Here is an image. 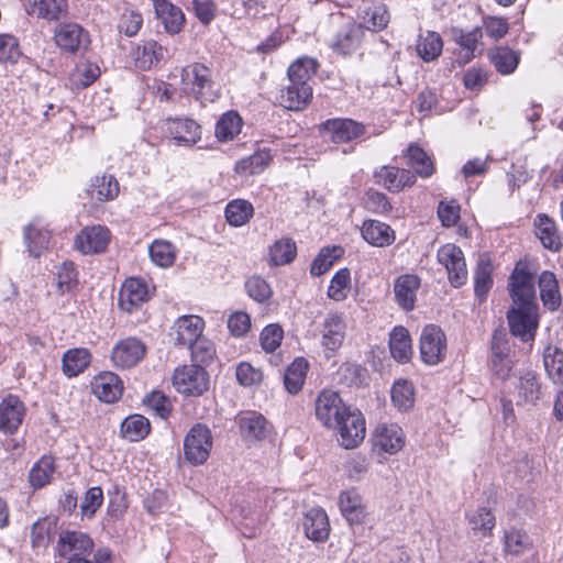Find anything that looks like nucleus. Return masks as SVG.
I'll return each instance as SVG.
<instances>
[{
  "label": "nucleus",
  "mask_w": 563,
  "mask_h": 563,
  "mask_svg": "<svg viewBox=\"0 0 563 563\" xmlns=\"http://www.w3.org/2000/svg\"><path fill=\"white\" fill-rule=\"evenodd\" d=\"M507 319L512 335L520 338L523 342L534 340L539 325L537 303H512Z\"/></svg>",
  "instance_id": "nucleus-1"
},
{
  "label": "nucleus",
  "mask_w": 563,
  "mask_h": 563,
  "mask_svg": "<svg viewBox=\"0 0 563 563\" xmlns=\"http://www.w3.org/2000/svg\"><path fill=\"white\" fill-rule=\"evenodd\" d=\"M95 543L92 539L82 531H63L55 545V555L59 559L57 563L73 562L79 558L91 556Z\"/></svg>",
  "instance_id": "nucleus-2"
},
{
  "label": "nucleus",
  "mask_w": 563,
  "mask_h": 563,
  "mask_svg": "<svg viewBox=\"0 0 563 563\" xmlns=\"http://www.w3.org/2000/svg\"><path fill=\"white\" fill-rule=\"evenodd\" d=\"M213 444L211 431L208 427L195 424L184 439L185 460L192 465H202L207 462Z\"/></svg>",
  "instance_id": "nucleus-3"
},
{
  "label": "nucleus",
  "mask_w": 563,
  "mask_h": 563,
  "mask_svg": "<svg viewBox=\"0 0 563 563\" xmlns=\"http://www.w3.org/2000/svg\"><path fill=\"white\" fill-rule=\"evenodd\" d=\"M349 407L338 391L324 389L314 400L316 418L323 427L333 429L340 426L342 416Z\"/></svg>",
  "instance_id": "nucleus-4"
},
{
  "label": "nucleus",
  "mask_w": 563,
  "mask_h": 563,
  "mask_svg": "<svg viewBox=\"0 0 563 563\" xmlns=\"http://www.w3.org/2000/svg\"><path fill=\"white\" fill-rule=\"evenodd\" d=\"M515 397L517 406H537L545 390L540 375L533 369H520L515 374Z\"/></svg>",
  "instance_id": "nucleus-5"
},
{
  "label": "nucleus",
  "mask_w": 563,
  "mask_h": 563,
  "mask_svg": "<svg viewBox=\"0 0 563 563\" xmlns=\"http://www.w3.org/2000/svg\"><path fill=\"white\" fill-rule=\"evenodd\" d=\"M173 385L180 394L200 396L209 387V376L201 365H184L175 369Z\"/></svg>",
  "instance_id": "nucleus-6"
},
{
  "label": "nucleus",
  "mask_w": 563,
  "mask_h": 563,
  "mask_svg": "<svg viewBox=\"0 0 563 563\" xmlns=\"http://www.w3.org/2000/svg\"><path fill=\"white\" fill-rule=\"evenodd\" d=\"M420 356L423 363L437 365L441 363L448 351L446 336L435 324L426 325L420 334Z\"/></svg>",
  "instance_id": "nucleus-7"
},
{
  "label": "nucleus",
  "mask_w": 563,
  "mask_h": 563,
  "mask_svg": "<svg viewBox=\"0 0 563 563\" xmlns=\"http://www.w3.org/2000/svg\"><path fill=\"white\" fill-rule=\"evenodd\" d=\"M512 303H536L534 273L526 262H518L509 278Z\"/></svg>",
  "instance_id": "nucleus-8"
},
{
  "label": "nucleus",
  "mask_w": 563,
  "mask_h": 563,
  "mask_svg": "<svg viewBox=\"0 0 563 563\" xmlns=\"http://www.w3.org/2000/svg\"><path fill=\"white\" fill-rule=\"evenodd\" d=\"M438 262L445 267L453 287H460L467 280V268L463 251L455 244L442 245L437 253Z\"/></svg>",
  "instance_id": "nucleus-9"
},
{
  "label": "nucleus",
  "mask_w": 563,
  "mask_h": 563,
  "mask_svg": "<svg viewBox=\"0 0 563 563\" xmlns=\"http://www.w3.org/2000/svg\"><path fill=\"white\" fill-rule=\"evenodd\" d=\"M332 430L338 431L340 443L345 449L356 448L365 438V419L360 410L349 407L342 416L340 426Z\"/></svg>",
  "instance_id": "nucleus-10"
},
{
  "label": "nucleus",
  "mask_w": 563,
  "mask_h": 563,
  "mask_svg": "<svg viewBox=\"0 0 563 563\" xmlns=\"http://www.w3.org/2000/svg\"><path fill=\"white\" fill-rule=\"evenodd\" d=\"M509 353L510 347L506 334L495 331L492 338L490 368L498 379L506 380L511 375L516 363Z\"/></svg>",
  "instance_id": "nucleus-11"
},
{
  "label": "nucleus",
  "mask_w": 563,
  "mask_h": 563,
  "mask_svg": "<svg viewBox=\"0 0 563 563\" xmlns=\"http://www.w3.org/2000/svg\"><path fill=\"white\" fill-rule=\"evenodd\" d=\"M152 296L148 284L137 277L128 278L119 294V306L125 312H133L145 303Z\"/></svg>",
  "instance_id": "nucleus-12"
},
{
  "label": "nucleus",
  "mask_w": 563,
  "mask_h": 563,
  "mask_svg": "<svg viewBox=\"0 0 563 563\" xmlns=\"http://www.w3.org/2000/svg\"><path fill=\"white\" fill-rule=\"evenodd\" d=\"M111 239V233L103 225L86 227L75 238V249L81 254H98L106 251Z\"/></svg>",
  "instance_id": "nucleus-13"
},
{
  "label": "nucleus",
  "mask_w": 563,
  "mask_h": 563,
  "mask_svg": "<svg viewBox=\"0 0 563 563\" xmlns=\"http://www.w3.org/2000/svg\"><path fill=\"white\" fill-rule=\"evenodd\" d=\"M181 84L187 95L200 99L211 88V70L200 63L187 65L181 71Z\"/></svg>",
  "instance_id": "nucleus-14"
},
{
  "label": "nucleus",
  "mask_w": 563,
  "mask_h": 563,
  "mask_svg": "<svg viewBox=\"0 0 563 563\" xmlns=\"http://www.w3.org/2000/svg\"><path fill=\"white\" fill-rule=\"evenodd\" d=\"M242 439L250 443H257L265 440L271 433V424L266 418L256 411L242 412L236 417Z\"/></svg>",
  "instance_id": "nucleus-15"
},
{
  "label": "nucleus",
  "mask_w": 563,
  "mask_h": 563,
  "mask_svg": "<svg viewBox=\"0 0 563 563\" xmlns=\"http://www.w3.org/2000/svg\"><path fill=\"white\" fill-rule=\"evenodd\" d=\"M54 40L56 45L67 53L85 49L90 42L88 32L73 22L58 24L54 32Z\"/></svg>",
  "instance_id": "nucleus-16"
},
{
  "label": "nucleus",
  "mask_w": 563,
  "mask_h": 563,
  "mask_svg": "<svg viewBox=\"0 0 563 563\" xmlns=\"http://www.w3.org/2000/svg\"><path fill=\"white\" fill-rule=\"evenodd\" d=\"M146 353L145 344L137 338L129 336L112 349L111 360L117 367L130 368L135 366Z\"/></svg>",
  "instance_id": "nucleus-17"
},
{
  "label": "nucleus",
  "mask_w": 563,
  "mask_h": 563,
  "mask_svg": "<svg viewBox=\"0 0 563 563\" xmlns=\"http://www.w3.org/2000/svg\"><path fill=\"white\" fill-rule=\"evenodd\" d=\"M323 131L333 143L341 144L360 139L366 132L363 123L352 119H330L323 124Z\"/></svg>",
  "instance_id": "nucleus-18"
},
{
  "label": "nucleus",
  "mask_w": 563,
  "mask_h": 563,
  "mask_svg": "<svg viewBox=\"0 0 563 563\" xmlns=\"http://www.w3.org/2000/svg\"><path fill=\"white\" fill-rule=\"evenodd\" d=\"M451 34L452 40L459 46L456 60L460 65L470 63L475 57L476 52H482L479 48L483 37L481 27L476 26L470 31L453 27Z\"/></svg>",
  "instance_id": "nucleus-19"
},
{
  "label": "nucleus",
  "mask_w": 563,
  "mask_h": 563,
  "mask_svg": "<svg viewBox=\"0 0 563 563\" xmlns=\"http://www.w3.org/2000/svg\"><path fill=\"white\" fill-rule=\"evenodd\" d=\"M373 441L375 448L395 454L404 448L406 435L397 423H380L373 434Z\"/></svg>",
  "instance_id": "nucleus-20"
},
{
  "label": "nucleus",
  "mask_w": 563,
  "mask_h": 563,
  "mask_svg": "<svg viewBox=\"0 0 563 563\" xmlns=\"http://www.w3.org/2000/svg\"><path fill=\"white\" fill-rule=\"evenodd\" d=\"M25 406L18 396L8 395L0 402V430L12 434L25 417Z\"/></svg>",
  "instance_id": "nucleus-21"
},
{
  "label": "nucleus",
  "mask_w": 563,
  "mask_h": 563,
  "mask_svg": "<svg viewBox=\"0 0 563 563\" xmlns=\"http://www.w3.org/2000/svg\"><path fill=\"white\" fill-rule=\"evenodd\" d=\"M23 236L30 255L40 257L49 246L51 230L41 218H35L24 228Z\"/></svg>",
  "instance_id": "nucleus-22"
},
{
  "label": "nucleus",
  "mask_w": 563,
  "mask_h": 563,
  "mask_svg": "<svg viewBox=\"0 0 563 563\" xmlns=\"http://www.w3.org/2000/svg\"><path fill=\"white\" fill-rule=\"evenodd\" d=\"M420 285L421 279L415 274H404L395 279V301L402 310H413L417 299V292L420 288Z\"/></svg>",
  "instance_id": "nucleus-23"
},
{
  "label": "nucleus",
  "mask_w": 563,
  "mask_h": 563,
  "mask_svg": "<svg viewBox=\"0 0 563 563\" xmlns=\"http://www.w3.org/2000/svg\"><path fill=\"white\" fill-rule=\"evenodd\" d=\"M345 329L342 314L331 313L324 319L321 344L325 349L327 357H331L342 345Z\"/></svg>",
  "instance_id": "nucleus-24"
},
{
  "label": "nucleus",
  "mask_w": 563,
  "mask_h": 563,
  "mask_svg": "<svg viewBox=\"0 0 563 563\" xmlns=\"http://www.w3.org/2000/svg\"><path fill=\"white\" fill-rule=\"evenodd\" d=\"M205 321L198 316H183L173 325L172 336L176 344L189 346L201 334Z\"/></svg>",
  "instance_id": "nucleus-25"
},
{
  "label": "nucleus",
  "mask_w": 563,
  "mask_h": 563,
  "mask_svg": "<svg viewBox=\"0 0 563 563\" xmlns=\"http://www.w3.org/2000/svg\"><path fill=\"white\" fill-rule=\"evenodd\" d=\"M91 389L99 400L112 404L121 397L123 385L117 374L102 372L92 379Z\"/></svg>",
  "instance_id": "nucleus-26"
},
{
  "label": "nucleus",
  "mask_w": 563,
  "mask_h": 563,
  "mask_svg": "<svg viewBox=\"0 0 563 563\" xmlns=\"http://www.w3.org/2000/svg\"><path fill=\"white\" fill-rule=\"evenodd\" d=\"M302 526L306 537L314 542H324L329 538V518L322 508H311L308 510Z\"/></svg>",
  "instance_id": "nucleus-27"
},
{
  "label": "nucleus",
  "mask_w": 563,
  "mask_h": 563,
  "mask_svg": "<svg viewBox=\"0 0 563 563\" xmlns=\"http://www.w3.org/2000/svg\"><path fill=\"white\" fill-rule=\"evenodd\" d=\"M168 135L178 145H192L200 139V126L191 119H170L166 122Z\"/></svg>",
  "instance_id": "nucleus-28"
},
{
  "label": "nucleus",
  "mask_w": 563,
  "mask_h": 563,
  "mask_svg": "<svg viewBox=\"0 0 563 563\" xmlns=\"http://www.w3.org/2000/svg\"><path fill=\"white\" fill-rule=\"evenodd\" d=\"M375 177L378 184L393 192L409 187L416 181V176L411 172L389 166H383L376 172Z\"/></svg>",
  "instance_id": "nucleus-29"
},
{
  "label": "nucleus",
  "mask_w": 563,
  "mask_h": 563,
  "mask_svg": "<svg viewBox=\"0 0 563 563\" xmlns=\"http://www.w3.org/2000/svg\"><path fill=\"white\" fill-rule=\"evenodd\" d=\"M157 18L164 24L169 34H177L185 24V15L180 8L174 5L168 0H152Z\"/></svg>",
  "instance_id": "nucleus-30"
},
{
  "label": "nucleus",
  "mask_w": 563,
  "mask_h": 563,
  "mask_svg": "<svg viewBox=\"0 0 563 563\" xmlns=\"http://www.w3.org/2000/svg\"><path fill=\"white\" fill-rule=\"evenodd\" d=\"M26 12L40 19L56 21L67 14V0H26Z\"/></svg>",
  "instance_id": "nucleus-31"
},
{
  "label": "nucleus",
  "mask_w": 563,
  "mask_h": 563,
  "mask_svg": "<svg viewBox=\"0 0 563 563\" xmlns=\"http://www.w3.org/2000/svg\"><path fill=\"white\" fill-rule=\"evenodd\" d=\"M363 239L377 247L389 246L395 241L394 230L378 220H366L361 229Z\"/></svg>",
  "instance_id": "nucleus-32"
},
{
  "label": "nucleus",
  "mask_w": 563,
  "mask_h": 563,
  "mask_svg": "<svg viewBox=\"0 0 563 563\" xmlns=\"http://www.w3.org/2000/svg\"><path fill=\"white\" fill-rule=\"evenodd\" d=\"M166 49L159 45L156 41L150 40L137 45L132 55L135 62V66L142 70L151 69L158 65L164 58Z\"/></svg>",
  "instance_id": "nucleus-33"
},
{
  "label": "nucleus",
  "mask_w": 563,
  "mask_h": 563,
  "mask_svg": "<svg viewBox=\"0 0 563 563\" xmlns=\"http://www.w3.org/2000/svg\"><path fill=\"white\" fill-rule=\"evenodd\" d=\"M311 98V86L289 82L288 86L280 90L279 102L285 109L299 111L308 104Z\"/></svg>",
  "instance_id": "nucleus-34"
},
{
  "label": "nucleus",
  "mask_w": 563,
  "mask_h": 563,
  "mask_svg": "<svg viewBox=\"0 0 563 563\" xmlns=\"http://www.w3.org/2000/svg\"><path fill=\"white\" fill-rule=\"evenodd\" d=\"M340 510L351 523H361L365 518V507L361 495L355 489L344 490L339 497Z\"/></svg>",
  "instance_id": "nucleus-35"
},
{
  "label": "nucleus",
  "mask_w": 563,
  "mask_h": 563,
  "mask_svg": "<svg viewBox=\"0 0 563 563\" xmlns=\"http://www.w3.org/2000/svg\"><path fill=\"white\" fill-rule=\"evenodd\" d=\"M391 356L398 363H407L412 356V345L409 331L405 327H395L389 334Z\"/></svg>",
  "instance_id": "nucleus-36"
},
{
  "label": "nucleus",
  "mask_w": 563,
  "mask_h": 563,
  "mask_svg": "<svg viewBox=\"0 0 563 563\" xmlns=\"http://www.w3.org/2000/svg\"><path fill=\"white\" fill-rule=\"evenodd\" d=\"M545 375L554 385L563 384V350L548 344L542 354Z\"/></svg>",
  "instance_id": "nucleus-37"
},
{
  "label": "nucleus",
  "mask_w": 563,
  "mask_h": 563,
  "mask_svg": "<svg viewBox=\"0 0 563 563\" xmlns=\"http://www.w3.org/2000/svg\"><path fill=\"white\" fill-rule=\"evenodd\" d=\"M443 41L434 31L420 32L416 43L418 56L427 63L435 60L442 53Z\"/></svg>",
  "instance_id": "nucleus-38"
},
{
  "label": "nucleus",
  "mask_w": 563,
  "mask_h": 563,
  "mask_svg": "<svg viewBox=\"0 0 563 563\" xmlns=\"http://www.w3.org/2000/svg\"><path fill=\"white\" fill-rule=\"evenodd\" d=\"M536 234L542 245L551 251H556L561 246V239L558 233L556 223L545 213H539L534 220Z\"/></svg>",
  "instance_id": "nucleus-39"
},
{
  "label": "nucleus",
  "mask_w": 563,
  "mask_h": 563,
  "mask_svg": "<svg viewBox=\"0 0 563 563\" xmlns=\"http://www.w3.org/2000/svg\"><path fill=\"white\" fill-rule=\"evenodd\" d=\"M272 155L267 150H261L236 162L234 170L242 177L261 174L271 163Z\"/></svg>",
  "instance_id": "nucleus-40"
},
{
  "label": "nucleus",
  "mask_w": 563,
  "mask_h": 563,
  "mask_svg": "<svg viewBox=\"0 0 563 563\" xmlns=\"http://www.w3.org/2000/svg\"><path fill=\"white\" fill-rule=\"evenodd\" d=\"M539 288L541 300L548 309L554 311L561 303L559 283L552 272L544 271L539 276Z\"/></svg>",
  "instance_id": "nucleus-41"
},
{
  "label": "nucleus",
  "mask_w": 563,
  "mask_h": 563,
  "mask_svg": "<svg viewBox=\"0 0 563 563\" xmlns=\"http://www.w3.org/2000/svg\"><path fill=\"white\" fill-rule=\"evenodd\" d=\"M242 125L243 121L240 114L235 111H228L217 121L214 135L220 142L232 141L240 134Z\"/></svg>",
  "instance_id": "nucleus-42"
},
{
  "label": "nucleus",
  "mask_w": 563,
  "mask_h": 563,
  "mask_svg": "<svg viewBox=\"0 0 563 563\" xmlns=\"http://www.w3.org/2000/svg\"><path fill=\"white\" fill-rule=\"evenodd\" d=\"M489 58L498 73L512 74L518 67L520 56L507 46H499L489 52Z\"/></svg>",
  "instance_id": "nucleus-43"
},
{
  "label": "nucleus",
  "mask_w": 563,
  "mask_h": 563,
  "mask_svg": "<svg viewBox=\"0 0 563 563\" xmlns=\"http://www.w3.org/2000/svg\"><path fill=\"white\" fill-rule=\"evenodd\" d=\"M90 353L87 349L76 347L65 352L63 356V371L68 377L79 375L90 363Z\"/></svg>",
  "instance_id": "nucleus-44"
},
{
  "label": "nucleus",
  "mask_w": 563,
  "mask_h": 563,
  "mask_svg": "<svg viewBox=\"0 0 563 563\" xmlns=\"http://www.w3.org/2000/svg\"><path fill=\"white\" fill-rule=\"evenodd\" d=\"M493 266L489 257L482 256L477 263L474 274V291L476 297L483 301L486 299L488 291L493 285Z\"/></svg>",
  "instance_id": "nucleus-45"
},
{
  "label": "nucleus",
  "mask_w": 563,
  "mask_h": 563,
  "mask_svg": "<svg viewBox=\"0 0 563 563\" xmlns=\"http://www.w3.org/2000/svg\"><path fill=\"white\" fill-rule=\"evenodd\" d=\"M318 63L311 57H299L288 68L289 82L297 85L310 86L308 81L316 74Z\"/></svg>",
  "instance_id": "nucleus-46"
},
{
  "label": "nucleus",
  "mask_w": 563,
  "mask_h": 563,
  "mask_svg": "<svg viewBox=\"0 0 563 563\" xmlns=\"http://www.w3.org/2000/svg\"><path fill=\"white\" fill-rule=\"evenodd\" d=\"M151 430L147 418L141 415H132L125 418L121 423V434L131 442L143 440Z\"/></svg>",
  "instance_id": "nucleus-47"
},
{
  "label": "nucleus",
  "mask_w": 563,
  "mask_h": 563,
  "mask_svg": "<svg viewBox=\"0 0 563 563\" xmlns=\"http://www.w3.org/2000/svg\"><path fill=\"white\" fill-rule=\"evenodd\" d=\"M308 363L305 358H296L285 371L284 385L292 395L299 393L306 379Z\"/></svg>",
  "instance_id": "nucleus-48"
},
{
  "label": "nucleus",
  "mask_w": 563,
  "mask_h": 563,
  "mask_svg": "<svg viewBox=\"0 0 563 563\" xmlns=\"http://www.w3.org/2000/svg\"><path fill=\"white\" fill-rule=\"evenodd\" d=\"M254 214L251 202L244 199L230 201L225 208V219L233 227H242L250 221Z\"/></svg>",
  "instance_id": "nucleus-49"
},
{
  "label": "nucleus",
  "mask_w": 563,
  "mask_h": 563,
  "mask_svg": "<svg viewBox=\"0 0 563 563\" xmlns=\"http://www.w3.org/2000/svg\"><path fill=\"white\" fill-rule=\"evenodd\" d=\"M391 401L399 411H408L415 404V389L407 379H398L391 387Z\"/></svg>",
  "instance_id": "nucleus-50"
},
{
  "label": "nucleus",
  "mask_w": 563,
  "mask_h": 563,
  "mask_svg": "<svg viewBox=\"0 0 563 563\" xmlns=\"http://www.w3.org/2000/svg\"><path fill=\"white\" fill-rule=\"evenodd\" d=\"M148 253L155 265L167 268L174 264L177 251L169 241L156 240L150 245Z\"/></svg>",
  "instance_id": "nucleus-51"
},
{
  "label": "nucleus",
  "mask_w": 563,
  "mask_h": 563,
  "mask_svg": "<svg viewBox=\"0 0 563 563\" xmlns=\"http://www.w3.org/2000/svg\"><path fill=\"white\" fill-rule=\"evenodd\" d=\"M297 254L296 243L288 238L276 241L269 249V263L275 266L290 263Z\"/></svg>",
  "instance_id": "nucleus-52"
},
{
  "label": "nucleus",
  "mask_w": 563,
  "mask_h": 563,
  "mask_svg": "<svg viewBox=\"0 0 563 563\" xmlns=\"http://www.w3.org/2000/svg\"><path fill=\"white\" fill-rule=\"evenodd\" d=\"M55 472L54 460L43 456L30 471L29 481L33 488H42L49 483Z\"/></svg>",
  "instance_id": "nucleus-53"
},
{
  "label": "nucleus",
  "mask_w": 563,
  "mask_h": 563,
  "mask_svg": "<svg viewBox=\"0 0 563 563\" xmlns=\"http://www.w3.org/2000/svg\"><path fill=\"white\" fill-rule=\"evenodd\" d=\"M342 253L343 250L340 246L322 249L311 264V275L321 276L327 273Z\"/></svg>",
  "instance_id": "nucleus-54"
},
{
  "label": "nucleus",
  "mask_w": 563,
  "mask_h": 563,
  "mask_svg": "<svg viewBox=\"0 0 563 563\" xmlns=\"http://www.w3.org/2000/svg\"><path fill=\"white\" fill-rule=\"evenodd\" d=\"M408 163L421 177H429L433 174V164L426 152L416 145H410L407 150Z\"/></svg>",
  "instance_id": "nucleus-55"
},
{
  "label": "nucleus",
  "mask_w": 563,
  "mask_h": 563,
  "mask_svg": "<svg viewBox=\"0 0 563 563\" xmlns=\"http://www.w3.org/2000/svg\"><path fill=\"white\" fill-rule=\"evenodd\" d=\"M468 525L476 533L487 536L495 527V516L489 509L479 507L467 515Z\"/></svg>",
  "instance_id": "nucleus-56"
},
{
  "label": "nucleus",
  "mask_w": 563,
  "mask_h": 563,
  "mask_svg": "<svg viewBox=\"0 0 563 563\" xmlns=\"http://www.w3.org/2000/svg\"><path fill=\"white\" fill-rule=\"evenodd\" d=\"M505 551L512 555L522 554L531 545L529 536L522 530L511 529L504 536Z\"/></svg>",
  "instance_id": "nucleus-57"
},
{
  "label": "nucleus",
  "mask_w": 563,
  "mask_h": 563,
  "mask_svg": "<svg viewBox=\"0 0 563 563\" xmlns=\"http://www.w3.org/2000/svg\"><path fill=\"white\" fill-rule=\"evenodd\" d=\"M350 272L347 268H342L334 274L328 288V296L335 300L342 301L347 297L350 288Z\"/></svg>",
  "instance_id": "nucleus-58"
},
{
  "label": "nucleus",
  "mask_w": 563,
  "mask_h": 563,
  "mask_svg": "<svg viewBox=\"0 0 563 563\" xmlns=\"http://www.w3.org/2000/svg\"><path fill=\"white\" fill-rule=\"evenodd\" d=\"M21 56L18 38L11 34H0V63L16 64Z\"/></svg>",
  "instance_id": "nucleus-59"
},
{
  "label": "nucleus",
  "mask_w": 563,
  "mask_h": 563,
  "mask_svg": "<svg viewBox=\"0 0 563 563\" xmlns=\"http://www.w3.org/2000/svg\"><path fill=\"white\" fill-rule=\"evenodd\" d=\"M284 339V330L278 323L266 325L260 334V343L266 353L275 352Z\"/></svg>",
  "instance_id": "nucleus-60"
},
{
  "label": "nucleus",
  "mask_w": 563,
  "mask_h": 563,
  "mask_svg": "<svg viewBox=\"0 0 563 563\" xmlns=\"http://www.w3.org/2000/svg\"><path fill=\"white\" fill-rule=\"evenodd\" d=\"M188 347L191 350L192 360L197 363L207 364L216 356L214 344L202 334Z\"/></svg>",
  "instance_id": "nucleus-61"
},
{
  "label": "nucleus",
  "mask_w": 563,
  "mask_h": 563,
  "mask_svg": "<svg viewBox=\"0 0 563 563\" xmlns=\"http://www.w3.org/2000/svg\"><path fill=\"white\" fill-rule=\"evenodd\" d=\"M57 287L62 292L73 290L78 283L77 271L70 262L63 263L56 273Z\"/></svg>",
  "instance_id": "nucleus-62"
},
{
  "label": "nucleus",
  "mask_w": 563,
  "mask_h": 563,
  "mask_svg": "<svg viewBox=\"0 0 563 563\" xmlns=\"http://www.w3.org/2000/svg\"><path fill=\"white\" fill-rule=\"evenodd\" d=\"M102 489L97 486L89 488L80 503V511L82 517L91 518L98 508L102 505Z\"/></svg>",
  "instance_id": "nucleus-63"
},
{
  "label": "nucleus",
  "mask_w": 563,
  "mask_h": 563,
  "mask_svg": "<svg viewBox=\"0 0 563 563\" xmlns=\"http://www.w3.org/2000/svg\"><path fill=\"white\" fill-rule=\"evenodd\" d=\"M245 288L251 298L257 302H265L272 296V289L267 282L260 276H253L245 283Z\"/></svg>",
  "instance_id": "nucleus-64"
}]
</instances>
